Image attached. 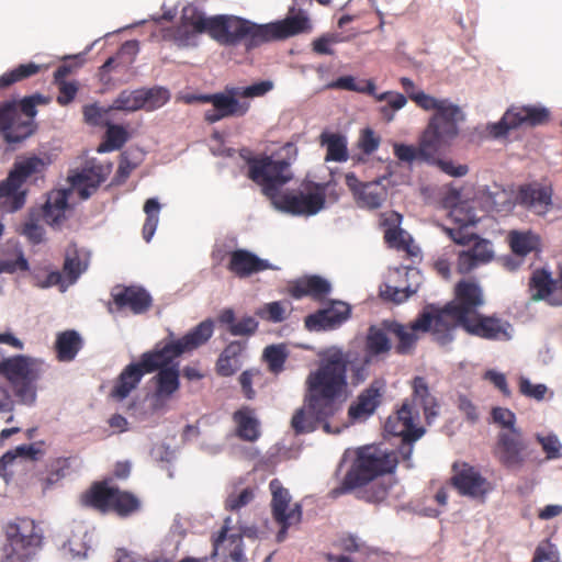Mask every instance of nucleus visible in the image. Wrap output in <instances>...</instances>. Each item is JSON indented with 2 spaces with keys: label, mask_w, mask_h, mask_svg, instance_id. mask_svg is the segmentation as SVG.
I'll return each instance as SVG.
<instances>
[{
  "label": "nucleus",
  "mask_w": 562,
  "mask_h": 562,
  "mask_svg": "<svg viewBox=\"0 0 562 562\" xmlns=\"http://www.w3.org/2000/svg\"><path fill=\"white\" fill-rule=\"evenodd\" d=\"M182 25L176 32V40L181 45H189L194 33H207L221 45L235 46L244 42L248 49L276 40L305 32L310 29L307 15L299 10H290L281 21L256 24L235 15H216L206 18L194 7L182 11Z\"/></svg>",
  "instance_id": "f257e3e1"
},
{
  "label": "nucleus",
  "mask_w": 562,
  "mask_h": 562,
  "mask_svg": "<svg viewBox=\"0 0 562 562\" xmlns=\"http://www.w3.org/2000/svg\"><path fill=\"white\" fill-rule=\"evenodd\" d=\"M484 304L479 285L460 282L454 300L438 314L436 331L442 346L453 340L452 329L462 327L468 334L488 340L507 341L514 336V327L508 321L495 316H483L477 308Z\"/></svg>",
  "instance_id": "f03ea898"
},
{
  "label": "nucleus",
  "mask_w": 562,
  "mask_h": 562,
  "mask_svg": "<svg viewBox=\"0 0 562 562\" xmlns=\"http://www.w3.org/2000/svg\"><path fill=\"white\" fill-rule=\"evenodd\" d=\"M291 160L285 157L265 156L249 161V178L256 182L272 207L290 215H315L325 205V191L315 186L306 193L281 191L292 178Z\"/></svg>",
  "instance_id": "7ed1b4c3"
},
{
  "label": "nucleus",
  "mask_w": 562,
  "mask_h": 562,
  "mask_svg": "<svg viewBox=\"0 0 562 562\" xmlns=\"http://www.w3.org/2000/svg\"><path fill=\"white\" fill-rule=\"evenodd\" d=\"M303 406L295 411L291 426L297 434L311 432L334 414V402L347 394L342 379L333 374L319 360L305 380Z\"/></svg>",
  "instance_id": "20e7f679"
},
{
  "label": "nucleus",
  "mask_w": 562,
  "mask_h": 562,
  "mask_svg": "<svg viewBox=\"0 0 562 562\" xmlns=\"http://www.w3.org/2000/svg\"><path fill=\"white\" fill-rule=\"evenodd\" d=\"M389 328L385 321L380 325H371L368 328L364 342V353L349 349L331 346L321 350L318 360L348 387L347 371H350V381L352 385H359L369 376V366L374 357L387 353L392 344L387 337Z\"/></svg>",
  "instance_id": "39448f33"
},
{
  "label": "nucleus",
  "mask_w": 562,
  "mask_h": 562,
  "mask_svg": "<svg viewBox=\"0 0 562 562\" xmlns=\"http://www.w3.org/2000/svg\"><path fill=\"white\" fill-rule=\"evenodd\" d=\"M398 458L378 447L369 446L358 450L352 468L345 476L342 486L333 491L340 495L346 491L359 488L357 496L367 502L379 503L387 494V486L380 476L393 471Z\"/></svg>",
  "instance_id": "423d86ee"
},
{
  "label": "nucleus",
  "mask_w": 562,
  "mask_h": 562,
  "mask_svg": "<svg viewBox=\"0 0 562 562\" xmlns=\"http://www.w3.org/2000/svg\"><path fill=\"white\" fill-rule=\"evenodd\" d=\"M419 405L428 424H431L438 416V404L435 396L429 392L424 378L416 376L413 380V404L405 402L394 416H390L385 423V430L394 436L402 437V446L398 454L406 463V468H412L411 457L413 453V442L418 440L425 434L423 427H418L416 420L419 419V413L415 408Z\"/></svg>",
  "instance_id": "0eeeda50"
},
{
  "label": "nucleus",
  "mask_w": 562,
  "mask_h": 562,
  "mask_svg": "<svg viewBox=\"0 0 562 562\" xmlns=\"http://www.w3.org/2000/svg\"><path fill=\"white\" fill-rule=\"evenodd\" d=\"M411 100L426 111L435 110L423 134V153H431L438 144H449L459 133L463 121L461 109L447 99H436L424 91H412Z\"/></svg>",
  "instance_id": "6e6552de"
},
{
  "label": "nucleus",
  "mask_w": 562,
  "mask_h": 562,
  "mask_svg": "<svg viewBox=\"0 0 562 562\" xmlns=\"http://www.w3.org/2000/svg\"><path fill=\"white\" fill-rule=\"evenodd\" d=\"M214 329L211 319H205L195 326L191 331L178 340H171L164 346L157 345L153 351L143 353V364L149 371L161 364H166L187 351H191L206 342Z\"/></svg>",
  "instance_id": "1a4fd4ad"
},
{
  "label": "nucleus",
  "mask_w": 562,
  "mask_h": 562,
  "mask_svg": "<svg viewBox=\"0 0 562 562\" xmlns=\"http://www.w3.org/2000/svg\"><path fill=\"white\" fill-rule=\"evenodd\" d=\"M214 329L211 319H205L195 326L191 331L178 340H171L164 346L157 345L153 351L143 353V364L149 371L161 364H166L187 351H191L206 342Z\"/></svg>",
  "instance_id": "9d476101"
},
{
  "label": "nucleus",
  "mask_w": 562,
  "mask_h": 562,
  "mask_svg": "<svg viewBox=\"0 0 562 562\" xmlns=\"http://www.w3.org/2000/svg\"><path fill=\"white\" fill-rule=\"evenodd\" d=\"M272 87L271 81H260L248 87L228 88V97L217 98L213 109L204 113V119L209 123H215L225 117L243 116L248 112L250 103L241 99L261 97L269 92Z\"/></svg>",
  "instance_id": "9b49d317"
},
{
  "label": "nucleus",
  "mask_w": 562,
  "mask_h": 562,
  "mask_svg": "<svg viewBox=\"0 0 562 562\" xmlns=\"http://www.w3.org/2000/svg\"><path fill=\"white\" fill-rule=\"evenodd\" d=\"M38 543L34 520L16 519L7 526L5 542L0 548V562H25L32 548Z\"/></svg>",
  "instance_id": "f8f14e48"
},
{
  "label": "nucleus",
  "mask_w": 562,
  "mask_h": 562,
  "mask_svg": "<svg viewBox=\"0 0 562 562\" xmlns=\"http://www.w3.org/2000/svg\"><path fill=\"white\" fill-rule=\"evenodd\" d=\"M82 503L99 510H114L127 515L138 507V501L132 494L121 492L106 482L98 483L82 496Z\"/></svg>",
  "instance_id": "ddd939ff"
},
{
  "label": "nucleus",
  "mask_w": 562,
  "mask_h": 562,
  "mask_svg": "<svg viewBox=\"0 0 562 562\" xmlns=\"http://www.w3.org/2000/svg\"><path fill=\"white\" fill-rule=\"evenodd\" d=\"M441 311L442 310L435 308L434 306L427 307L409 327L396 322L385 321V326L389 328L390 334H393L398 339L396 351L402 355L408 353L417 339L416 331L418 330L428 331L432 328L436 340L438 341L436 319Z\"/></svg>",
  "instance_id": "4468645a"
},
{
  "label": "nucleus",
  "mask_w": 562,
  "mask_h": 562,
  "mask_svg": "<svg viewBox=\"0 0 562 562\" xmlns=\"http://www.w3.org/2000/svg\"><path fill=\"white\" fill-rule=\"evenodd\" d=\"M169 100L168 90L161 87L123 90L113 101V110L135 112L144 109L154 111L161 108Z\"/></svg>",
  "instance_id": "2eb2a0df"
},
{
  "label": "nucleus",
  "mask_w": 562,
  "mask_h": 562,
  "mask_svg": "<svg viewBox=\"0 0 562 562\" xmlns=\"http://www.w3.org/2000/svg\"><path fill=\"white\" fill-rule=\"evenodd\" d=\"M549 119V111L543 106H512L497 123L487 126L490 134L496 138L506 135L509 130L516 128L522 124L536 126L544 123Z\"/></svg>",
  "instance_id": "dca6fc26"
},
{
  "label": "nucleus",
  "mask_w": 562,
  "mask_h": 562,
  "mask_svg": "<svg viewBox=\"0 0 562 562\" xmlns=\"http://www.w3.org/2000/svg\"><path fill=\"white\" fill-rule=\"evenodd\" d=\"M451 477L453 487L462 495L476 501H483L491 492V483L473 467L463 463L453 465Z\"/></svg>",
  "instance_id": "f3484780"
},
{
  "label": "nucleus",
  "mask_w": 562,
  "mask_h": 562,
  "mask_svg": "<svg viewBox=\"0 0 562 562\" xmlns=\"http://www.w3.org/2000/svg\"><path fill=\"white\" fill-rule=\"evenodd\" d=\"M527 443L520 430L499 431L496 456L509 469H520L526 460Z\"/></svg>",
  "instance_id": "a211bd4d"
},
{
  "label": "nucleus",
  "mask_w": 562,
  "mask_h": 562,
  "mask_svg": "<svg viewBox=\"0 0 562 562\" xmlns=\"http://www.w3.org/2000/svg\"><path fill=\"white\" fill-rule=\"evenodd\" d=\"M42 362L38 359L20 355L0 361V374L10 383L20 381H37Z\"/></svg>",
  "instance_id": "6ab92c4d"
},
{
  "label": "nucleus",
  "mask_w": 562,
  "mask_h": 562,
  "mask_svg": "<svg viewBox=\"0 0 562 562\" xmlns=\"http://www.w3.org/2000/svg\"><path fill=\"white\" fill-rule=\"evenodd\" d=\"M172 361L155 369H159V372L155 376L157 387L151 398L154 411L164 409L172 394L179 389V369L178 364Z\"/></svg>",
  "instance_id": "aec40b11"
},
{
  "label": "nucleus",
  "mask_w": 562,
  "mask_h": 562,
  "mask_svg": "<svg viewBox=\"0 0 562 562\" xmlns=\"http://www.w3.org/2000/svg\"><path fill=\"white\" fill-rule=\"evenodd\" d=\"M350 307L348 304L337 301L330 306L322 308L318 312L308 315L305 318V326L308 330H327L340 326L348 319Z\"/></svg>",
  "instance_id": "412c9836"
},
{
  "label": "nucleus",
  "mask_w": 562,
  "mask_h": 562,
  "mask_svg": "<svg viewBox=\"0 0 562 562\" xmlns=\"http://www.w3.org/2000/svg\"><path fill=\"white\" fill-rule=\"evenodd\" d=\"M110 172L109 168L101 165H92L83 168L80 172H76L68 177L70 182V193L77 191L80 199L87 200L92 192L105 180Z\"/></svg>",
  "instance_id": "4be33fe9"
},
{
  "label": "nucleus",
  "mask_w": 562,
  "mask_h": 562,
  "mask_svg": "<svg viewBox=\"0 0 562 562\" xmlns=\"http://www.w3.org/2000/svg\"><path fill=\"white\" fill-rule=\"evenodd\" d=\"M112 297L119 310L130 308L134 314L146 312L150 304V295L139 286L117 285L112 290Z\"/></svg>",
  "instance_id": "5701e85b"
},
{
  "label": "nucleus",
  "mask_w": 562,
  "mask_h": 562,
  "mask_svg": "<svg viewBox=\"0 0 562 562\" xmlns=\"http://www.w3.org/2000/svg\"><path fill=\"white\" fill-rule=\"evenodd\" d=\"M518 201L537 215H544L552 206V190L539 183L525 186L520 189Z\"/></svg>",
  "instance_id": "b1692460"
},
{
  "label": "nucleus",
  "mask_w": 562,
  "mask_h": 562,
  "mask_svg": "<svg viewBox=\"0 0 562 562\" xmlns=\"http://www.w3.org/2000/svg\"><path fill=\"white\" fill-rule=\"evenodd\" d=\"M69 193L68 189L52 191L48 193L45 204L37 209L41 212V217L53 228H59L66 218Z\"/></svg>",
  "instance_id": "393cba45"
},
{
  "label": "nucleus",
  "mask_w": 562,
  "mask_h": 562,
  "mask_svg": "<svg viewBox=\"0 0 562 562\" xmlns=\"http://www.w3.org/2000/svg\"><path fill=\"white\" fill-rule=\"evenodd\" d=\"M228 269L237 277L246 278L250 274L276 268L268 260L261 259L248 250L237 249L231 254Z\"/></svg>",
  "instance_id": "a878e982"
},
{
  "label": "nucleus",
  "mask_w": 562,
  "mask_h": 562,
  "mask_svg": "<svg viewBox=\"0 0 562 562\" xmlns=\"http://www.w3.org/2000/svg\"><path fill=\"white\" fill-rule=\"evenodd\" d=\"M474 239L475 243L469 250L459 254L458 270L461 273H468L480 265L490 262L494 257L491 241L476 237Z\"/></svg>",
  "instance_id": "bb28decb"
},
{
  "label": "nucleus",
  "mask_w": 562,
  "mask_h": 562,
  "mask_svg": "<svg viewBox=\"0 0 562 562\" xmlns=\"http://www.w3.org/2000/svg\"><path fill=\"white\" fill-rule=\"evenodd\" d=\"M145 372L150 371L143 364V358L139 363L128 364L119 375L111 396L117 401L126 398L136 389Z\"/></svg>",
  "instance_id": "cd10ccee"
},
{
  "label": "nucleus",
  "mask_w": 562,
  "mask_h": 562,
  "mask_svg": "<svg viewBox=\"0 0 562 562\" xmlns=\"http://www.w3.org/2000/svg\"><path fill=\"white\" fill-rule=\"evenodd\" d=\"M381 395V386L376 382L362 391L348 409L350 419L363 420L371 416L380 403Z\"/></svg>",
  "instance_id": "c85d7f7f"
},
{
  "label": "nucleus",
  "mask_w": 562,
  "mask_h": 562,
  "mask_svg": "<svg viewBox=\"0 0 562 562\" xmlns=\"http://www.w3.org/2000/svg\"><path fill=\"white\" fill-rule=\"evenodd\" d=\"M330 290L331 284L328 280L319 276H308L292 282L290 294L295 299L312 296L313 299L322 300Z\"/></svg>",
  "instance_id": "c756f323"
},
{
  "label": "nucleus",
  "mask_w": 562,
  "mask_h": 562,
  "mask_svg": "<svg viewBox=\"0 0 562 562\" xmlns=\"http://www.w3.org/2000/svg\"><path fill=\"white\" fill-rule=\"evenodd\" d=\"M269 487L272 494L271 512L276 521H283L294 509H296V507L302 512L301 504H291L292 496L290 492L282 486L278 479H273L270 482Z\"/></svg>",
  "instance_id": "7c9ffc66"
},
{
  "label": "nucleus",
  "mask_w": 562,
  "mask_h": 562,
  "mask_svg": "<svg viewBox=\"0 0 562 562\" xmlns=\"http://www.w3.org/2000/svg\"><path fill=\"white\" fill-rule=\"evenodd\" d=\"M476 200L487 212L508 211L512 206L510 194L496 183L480 188L476 192Z\"/></svg>",
  "instance_id": "2f4dec72"
},
{
  "label": "nucleus",
  "mask_w": 562,
  "mask_h": 562,
  "mask_svg": "<svg viewBox=\"0 0 562 562\" xmlns=\"http://www.w3.org/2000/svg\"><path fill=\"white\" fill-rule=\"evenodd\" d=\"M451 218L459 224L458 228H445L450 238L459 244L467 245L475 238L474 235L469 234L467 228L473 226L477 222V217L472 211H465L462 205L454 206L450 212Z\"/></svg>",
  "instance_id": "473e14b6"
},
{
  "label": "nucleus",
  "mask_w": 562,
  "mask_h": 562,
  "mask_svg": "<svg viewBox=\"0 0 562 562\" xmlns=\"http://www.w3.org/2000/svg\"><path fill=\"white\" fill-rule=\"evenodd\" d=\"M25 198L26 190L18 179L11 180L8 176L0 183V207L3 211L12 213L20 210L25 204Z\"/></svg>",
  "instance_id": "72a5a7b5"
},
{
  "label": "nucleus",
  "mask_w": 562,
  "mask_h": 562,
  "mask_svg": "<svg viewBox=\"0 0 562 562\" xmlns=\"http://www.w3.org/2000/svg\"><path fill=\"white\" fill-rule=\"evenodd\" d=\"M89 254L83 249L71 246L66 250L63 273L68 284H74L79 277L88 269Z\"/></svg>",
  "instance_id": "f704fd0d"
},
{
  "label": "nucleus",
  "mask_w": 562,
  "mask_h": 562,
  "mask_svg": "<svg viewBox=\"0 0 562 562\" xmlns=\"http://www.w3.org/2000/svg\"><path fill=\"white\" fill-rule=\"evenodd\" d=\"M48 159L38 156H29L16 160L8 176L11 180L18 179L22 184L33 177L44 172L48 166Z\"/></svg>",
  "instance_id": "c9c22d12"
},
{
  "label": "nucleus",
  "mask_w": 562,
  "mask_h": 562,
  "mask_svg": "<svg viewBox=\"0 0 562 562\" xmlns=\"http://www.w3.org/2000/svg\"><path fill=\"white\" fill-rule=\"evenodd\" d=\"M406 279L409 281L405 288H396L386 285L385 290L382 291V295L395 303H402L407 300L411 295L415 294L422 282V274L419 270L409 268L406 270Z\"/></svg>",
  "instance_id": "e433bc0d"
},
{
  "label": "nucleus",
  "mask_w": 562,
  "mask_h": 562,
  "mask_svg": "<svg viewBox=\"0 0 562 562\" xmlns=\"http://www.w3.org/2000/svg\"><path fill=\"white\" fill-rule=\"evenodd\" d=\"M16 111L11 105L0 109V130L3 131L4 137L9 143H20L31 135L29 124H23L22 133H15L13 130Z\"/></svg>",
  "instance_id": "4c0bfd02"
},
{
  "label": "nucleus",
  "mask_w": 562,
  "mask_h": 562,
  "mask_svg": "<svg viewBox=\"0 0 562 562\" xmlns=\"http://www.w3.org/2000/svg\"><path fill=\"white\" fill-rule=\"evenodd\" d=\"M81 346V338L75 330H66L58 334L56 339L57 357L60 361L75 359Z\"/></svg>",
  "instance_id": "58836bf2"
},
{
  "label": "nucleus",
  "mask_w": 562,
  "mask_h": 562,
  "mask_svg": "<svg viewBox=\"0 0 562 562\" xmlns=\"http://www.w3.org/2000/svg\"><path fill=\"white\" fill-rule=\"evenodd\" d=\"M447 145L448 144H438L431 153L424 154L423 153V137H422L419 140V146L417 148L413 145L394 143L393 149H394V155L396 156V158L398 160H401L403 162L412 164L413 161H415L418 158L424 159L426 161L434 159L435 155Z\"/></svg>",
  "instance_id": "ea45409f"
},
{
  "label": "nucleus",
  "mask_w": 562,
  "mask_h": 562,
  "mask_svg": "<svg viewBox=\"0 0 562 562\" xmlns=\"http://www.w3.org/2000/svg\"><path fill=\"white\" fill-rule=\"evenodd\" d=\"M237 424L238 436L247 441H255L259 438V422L248 408L240 409L234 414Z\"/></svg>",
  "instance_id": "a19ab883"
},
{
  "label": "nucleus",
  "mask_w": 562,
  "mask_h": 562,
  "mask_svg": "<svg viewBox=\"0 0 562 562\" xmlns=\"http://www.w3.org/2000/svg\"><path fill=\"white\" fill-rule=\"evenodd\" d=\"M357 196L362 206L378 209L386 199V190L380 181H374L361 186Z\"/></svg>",
  "instance_id": "79ce46f5"
},
{
  "label": "nucleus",
  "mask_w": 562,
  "mask_h": 562,
  "mask_svg": "<svg viewBox=\"0 0 562 562\" xmlns=\"http://www.w3.org/2000/svg\"><path fill=\"white\" fill-rule=\"evenodd\" d=\"M321 143L327 148L326 160L346 161L348 159L347 139L344 135L323 133Z\"/></svg>",
  "instance_id": "37998d69"
},
{
  "label": "nucleus",
  "mask_w": 562,
  "mask_h": 562,
  "mask_svg": "<svg viewBox=\"0 0 562 562\" xmlns=\"http://www.w3.org/2000/svg\"><path fill=\"white\" fill-rule=\"evenodd\" d=\"M41 212L32 209L21 225L20 233L31 243L40 244L44 239L45 229L42 225Z\"/></svg>",
  "instance_id": "c03bdc74"
},
{
  "label": "nucleus",
  "mask_w": 562,
  "mask_h": 562,
  "mask_svg": "<svg viewBox=\"0 0 562 562\" xmlns=\"http://www.w3.org/2000/svg\"><path fill=\"white\" fill-rule=\"evenodd\" d=\"M509 243L515 254L525 256L538 247L539 238L530 231H513L509 233Z\"/></svg>",
  "instance_id": "a18cd8bd"
},
{
  "label": "nucleus",
  "mask_w": 562,
  "mask_h": 562,
  "mask_svg": "<svg viewBox=\"0 0 562 562\" xmlns=\"http://www.w3.org/2000/svg\"><path fill=\"white\" fill-rule=\"evenodd\" d=\"M106 127L105 140L98 147L99 153L120 149L127 140V132L123 126L110 122Z\"/></svg>",
  "instance_id": "49530a36"
},
{
  "label": "nucleus",
  "mask_w": 562,
  "mask_h": 562,
  "mask_svg": "<svg viewBox=\"0 0 562 562\" xmlns=\"http://www.w3.org/2000/svg\"><path fill=\"white\" fill-rule=\"evenodd\" d=\"M160 209V204L156 198H150L145 202L144 212L146 214V221L143 226V237L147 243L150 241L156 232Z\"/></svg>",
  "instance_id": "de8ad7c7"
},
{
  "label": "nucleus",
  "mask_w": 562,
  "mask_h": 562,
  "mask_svg": "<svg viewBox=\"0 0 562 562\" xmlns=\"http://www.w3.org/2000/svg\"><path fill=\"white\" fill-rule=\"evenodd\" d=\"M262 356L268 363L269 370L278 374L283 371L289 352L285 345L279 344L267 346Z\"/></svg>",
  "instance_id": "09e8293b"
},
{
  "label": "nucleus",
  "mask_w": 562,
  "mask_h": 562,
  "mask_svg": "<svg viewBox=\"0 0 562 562\" xmlns=\"http://www.w3.org/2000/svg\"><path fill=\"white\" fill-rule=\"evenodd\" d=\"M113 106H99L98 104H89L83 106V117L86 123L93 126H106L113 121Z\"/></svg>",
  "instance_id": "8fccbe9b"
},
{
  "label": "nucleus",
  "mask_w": 562,
  "mask_h": 562,
  "mask_svg": "<svg viewBox=\"0 0 562 562\" xmlns=\"http://www.w3.org/2000/svg\"><path fill=\"white\" fill-rule=\"evenodd\" d=\"M376 100L386 101V104L381 108V113L383 119L389 122L394 119L395 111L403 109L407 103V99L404 94L392 91L376 95Z\"/></svg>",
  "instance_id": "3c124183"
},
{
  "label": "nucleus",
  "mask_w": 562,
  "mask_h": 562,
  "mask_svg": "<svg viewBox=\"0 0 562 562\" xmlns=\"http://www.w3.org/2000/svg\"><path fill=\"white\" fill-rule=\"evenodd\" d=\"M27 270L29 262L23 251L18 247H14V251L11 256L4 254L0 257V273H14Z\"/></svg>",
  "instance_id": "603ef678"
},
{
  "label": "nucleus",
  "mask_w": 562,
  "mask_h": 562,
  "mask_svg": "<svg viewBox=\"0 0 562 562\" xmlns=\"http://www.w3.org/2000/svg\"><path fill=\"white\" fill-rule=\"evenodd\" d=\"M35 382L36 381L27 380L10 383L18 403L26 406H32L35 404L37 397V389Z\"/></svg>",
  "instance_id": "864d4df0"
},
{
  "label": "nucleus",
  "mask_w": 562,
  "mask_h": 562,
  "mask_svg": "<svg viewBox=\"0 0 562 562\" xmlns=\"http://www.w3.org/2000/svg\"><path fill=\"white\" fill-rule=\"evenodd\" d=\"M8 105H11L16 111L18 116L14 120V126H13L14 132L22 133L23 132L22 125L29 124L31 133H32L33 132L32 119L36 115V105L34 104V101L32 100V98L31 97L24 98L20 104V109H21L22 113L25 114V116L27 117L26 120H21V114H20L18 108L13 103H5L0 109H4Z\"/></svg>",
  "instance_id": "5fc2aeb1"
},
{
  "label": "nucleus",
  "mask_w": 562,
  "mask_h": 562,
  "mask_svg": "<svg viewBox=\"0 0 562 562\" xmlns=\"http://www.w3.org/2000/svg\"><path fill=\"white\" fill-rule=\"evenodd\" d=\"M255 314L261 319L281 323L286 318V308L283 303L276 301L258 307Z\"/></svg>",
  "instance_id": "6e6d98bb"
},
{
  "label": "nucleus",
  "mask_w": 562,
  "mask_h": 562,
  "mask_svg": "<svg viewBox=\"0 0 562 562\" xmlns=\"http://www.w3.org/2000/svg\"><path fill=\"white\" fill-rule=\"evenodd\" d=\"M38 65L30 63L26 65H20L18 68L12 70L9 74H4L0 77V86L7 87L12 85L15 81H19L23 78H27L38 71Z\"/></svg>",
  "instance_id": "4d7b16f0"
},
{
  "label": "nucleus",
  "mask_w": 562,
  "mask_h": 562,
  "mask_svg": "<svg viewBox=\"0 0 562 562\" xmlns=\"http://www.w3.org/2000/svg\"><path fill=\"white\" fill-rule=\"evenodd\" d=\"M519 391L522 395L541 401L544 398V395L548 391L546 384L539 383L533 384L528 378L520 376L519 378Z\"/></svg>",
  "instance_id": "13d9d810"
},
{
  "label": "nucleus",
  "mask_w": 562,
  "mask_h": 562,
  "mask_svg": "<svg viewBox=\"0 0 562 562\" xmlns=\"http://www.w3.org/2000/svg\"><path fill=\"white\" fill-rule=\"evenodd\" d=\"M492 417L494 423L502 426V431L519 430L516 426V416L508 408L495 407L492 411Z\"/></svg>",
  "instance_id": "bf43d9fd"
},
{
  "label": "nucleus",
  "mask_w": 562,
  "mask_h": 562,
  "mask_svg": "<svg viewBox=\"0 0 562 562\" xmlns=\"http://www.w3.org/2000/svg\"><path fill=\"white\" fill-rule=\"evenodd\" d=\"M258 322L255 317L251 316H245L238 322H235V324H232L231 327H228L229 333L233 336H251L254 335L258 329Z\"/></svg>",
  "instance_id": "052dcab7"
},
{
  "label": "nucleus",
  "mask_w": 562,
  "mask_h": 562,
  "mask_svg": "<svg viewBox=\"0 0 562 562\" xmlns=\"http://www.w3.org/2000/svg\"><path fill=\"white\" fill-rule=\"evenodd\" d=\"M537 439L541 445L543 451L547 453L548 459H557L560 457L561 443L557 436H541L537 435Z\"/></svg>",
  "instance_id": "680f3d73"
},
{
  "label": "nucleus",
  "mask_w": 562,
  "mask_h": 562,
  "mask_svg": "<svg viewBox=\"0 0 562 562\" xmlns=\"http://www.w3.org/2000/svg\"><path fill=\"white\" fill-rule=\"evenodd\" d=\"M254 498V493L250 488L243 490L239 494H231L225 503L226 509L238 510L249 504Z\"/></svg>",
  "instance_id": "e2e57ef3"
},
{
  "label": "nucleus",
  "mask_w": 562,
  "mask_h": 562,
  "mask_svg": "<svg viewBox=\"0 0 562 562\" xmlns=\"http://www.w3.org/2000/svg\"><path fill=\"white\" fill-rule=\"evenodd\" d=\"M358 144L366 154H372L379 148L380 137L371 128H366L362 131Z\"/></svg>",
  "instance_id": "0e129e2a"
},
{
  "label": "nucleus",
  "mask_w": 562,
  "mask_h": 562,
  "mask_svg": "<svg viewBox=\"0 0 562 562\" xmlns=\"http://www.w3.org/2000/svg\"><path fill=\"white\" fill-rule=\"evenodd\" d=\"M40 452L38 449L35 448L34 445H21L18 446L14 451L7 452L2 460L4 462H11L15 459V457H23L29 459H35L36 454Z\"/></svg>",
  "instance_id": "69168bd1"
},
{
  "label": "nucleus",
  "mask_w": 562,
  "mask_h": 562,
  "mask_svg": "<svg viewBox=\"0 0 562 562\" xmlns=\"http://www.w3.org/2000/svg\"><path fill=\"white\" fill-rule=\"evenodd\" d=\"M385 240L390 246L396 248H405L407 240L409 239L408 234L401 228H387L385 231Z\"/></svg>",
  "instance_id": "338daca9"
},
{
  "label": "nucleus",
  "mask_w": 562,
  "mask_h": 562,
  "mask_svg": "<svg viewBox=\"0 0 562 562\" xmlns=\"http://www.w3.org/2000/svg\"><path fill=\"white\" fill-rule=\"evenodd\" d=\"M533 562H558V552L554 546L548 542L539 546Z\"/></svg>",
  "instance_id": "774afa93"
}]
</instances>
